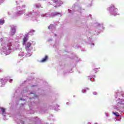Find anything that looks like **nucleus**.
I'll return each instance as SVG.
<instances>
[{
	"label": "nucleus",
	"mask_w": 124,
	"mask_h": 124,
	"mask_svg": "<svg viewBox=\"0 0 124 124\" xmlns=\"http://www.w3.org/2000/svg\"><path fill=\"white\" fill-rule=\"evenodd\" d=\"M113 15H114V16H116V14H115V12H113Z\"/></svg>",
	"instance_id": "obj_11"
},
{
	"label": "nucleus",
	"mask_w": 124,
	"mask_h": 124,
	"mask_svg": "<svg viewBox=\"0 0 124 124\" xmlns=\"http://www.w3.org/2000/svg\"><path fill=\"white\" fill-rule=\"evenodd\" d=\"M27 40H28V38H27V37H24V38L23 39V42H24V43H26Z\"/></svg>",
	"instance_id": "obj_5"
},
{
	"label": "nucleus",
	"mask_w": 124,
	"mask_h": 124,
	"mask_svg": "<svg viewBox=\"0 0 124 124\" xmlns=\"http://www.w3.org/2000/svg\"><path fill=\"white\" fill-rule=\"evenodd\" d=\"M4 24V20H0V25H3Z\"/></svg>",
	"instance_id": "obj_7"
},
{
	"label": "nucleus",
	"mask_w": 124,
	"mask_h": 124,
	"mask_svg": "<svg viewBox=\"0 0 124 124\" xmlns=\"http://www.w3.org/2000/svg\"><path fill=\"white\" fill-rule=\"evenodd\" d=\"M31 46V43H28L27 45L25 47V49H26V50H29Z\"/></svg>",
	"instance_id": "obj_2"
},
{
	"label": "nucleus",
	"mask_w": 124,
	"mask_h": 124,
	"mask_svg": "<svg viewBox=\"0 0 124 124\" xmlns=\"http://www.w3.org/2000/svg\"><path fill=\"white\" fill-rule=\"evenodd\" d=\"M11 30H12V35H14L16 33V28L15 27H12Z\"/></svg>",
	"instance_id": "obj_1"
},
{
	"label": "nucleus",
	"mask_w": 124,
	"mask_h": 124,
	"mask_svg": "<svg viewBox=\"0 0 124 124\" xmlns=\"http://www.w3.org/2000/svg\"><path fill=\"white\" fill-rule=\"evenodd\" d=\"M95 69L96 71H97V70H98V69H97V68H96V69Z\"/></svg>",
	"instance_id": "obj_14"
},
{
	"label": "nucleus",
	"mask_w": 124,
	"mask_h": 124,
	"mask_svg": "<svg viewBox=\"0 0 124 124\" xmlns=\"http://www.w3.org/2000/svg\"><path fill=\"white\" fill-rule=\"evenodd\" d=\"M3 81H4V78H2L0 80V82H1V83H2V82H3Z\"/></svg>",
	"instance_id": "obj_9"
},
{
	"label": "nucleus",
	"mask_w": 124,
	"mask_h": 124,
	"mask_svg": "<svg viewBox=\"0 0 124 124\" xmlns=\"http://www.w3.org/2000/svg\"><path fill=\"white\" fill-rule=\"evenodd\" d=\"M115 10H118V9H115Z\"/></svg>",
	"instance_id": "obj_15"
},
{
	"label": "nucleus",
	"mask_w": 124,
	"mask_h": 124,
	"mask_svg": "<svg viewBox=\"0 0 124 124\" xmlns=\"http://www.w3.org/2000/svg\"><path fill=\"white\" fill-rule=\"evenodd\" d=\"M48 29H50V26H48Z\"/></svg>",
	"instance_id": "obj_16"
},
{
	"label": "nucleus",
	"mask_w": 124,
	"mask_h": 124,
	"mask_svg": "<svg viewBox=\"0 0 124 124\" xmlns=\"http://www.w3.org/2000/svg\"><path fill=\"white\" fill-rule=\"evenodd\" d=\"M0 109L2 111V114L3 115V114L5 113V108H1Z\"/></svg>",
	"instance_id": "obj_6"
},
{
	"label": "nucleus",
	"mask_w": 124,
	"mask_h": 124,
	"mask_svg": "<svg viewBox=\"0 0 124 124\" xmlns=\"http://www.w3.org/2000/svg\"><path fill=\"white\" fill-rule=\"evenodd\" d=\"M47 60H48V56H46L44 58H43L41 61V62H46L47 61Z\"/></svg>",
	"instance_id": "obj_3"
},
{
	"label": "nucleus",
	"mask_w": 124,
	"mask_h": 124,
	"mask_svg": "<svg viewBox=\"0 0 124 124\" xmlns=\"http://www.w3.org/2000/svg\"><path fill=\"white\" fill-rule=\"evenodd\" d=\"M113 8H115V6H114V5H112L111 7H109L110 9H112Z\"/></svg>",
	"instance_id": "obj_8"
},
{
	"label": "nucleus",
	"mask_w": 124,
	"mask_h": 124,
	"mask_svg": "<svg viewBox=\"0 0 124 124\" xmlns=\"http://www.w3.org/2000/svg\"><path fill=\"white\" fill-rule=\"evenodd\" d=\"M59 14H60V13L56 12L54 14V15H59Z\"/></svg>",
	"instance_id": "obj_10"
},
{
	"label": "nucleus",
	"mask_w": 124,
	"mask_h": 124,
	"mask_svg": "<svg viewBox=\"0 0 124 124\" xmlns=\"http://www.w3.org/2000/svg\"><path fill=\"white\" fill-rule=\"evenodd\" d=\"M58 1V0H54V2H57Z\"/></svg>",
	"instance_id": "obj_13"
},
{
	"label": "nucleus",
	"mask_w": 124,
	"mask_h": 124,
	"mask_svg": "<svg viewBox=\"0 0 124 124\" xmlns=\"http://www.w3.org/2000/svg\"><path fill=\"white\" fill-rule=\"evenodd\" d=\"M12 81H13V80L12 79H10L9 80V82H12Z\"/></svg>",
	"instance_id": "obj_12"
},
{
	"label": "nucleus",
	"mask_w": 124,
	"mask_h": 124,
	"mask_svg": "<svg viewBox=\"0 0 124 124\" xmlns=\"http://www.w3.org/2000/svg\"><path fill=\"white\" fill-rule=\"evenodd\" d=\"M113 115H115L116 117H119L120 115L119 114V113L117 111H115L114 112H113Z\"/></svg>",
	"instance_id": "obj_4"
}]
</instances>
